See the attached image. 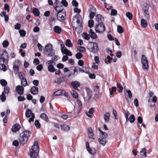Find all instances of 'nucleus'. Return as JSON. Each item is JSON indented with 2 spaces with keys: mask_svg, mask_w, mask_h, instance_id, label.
I'll return each mask as SVG.
<instances>
[{
  "mask_svg": "<svg viewBox=\"0 0 158 158\" xmlns=\"http://www.w3.org/2000/svg\"><path fill=\"white\" fill-rule=\"evenodd\" d=\"M55 10L57 12V19L60 21H63L65 20L66 13L64 9L63 6L54 7Z\"/></svg>",
  "mask_w": 158,
  "mask_h": 158,
  "instance_id": "obj_1",
  "label": "nucleus"
},
{
  "mask_svg": "<svg viewBox=\"0 0 158 158\" xmlns=\"http://www.w3.org/2000/svg\"><path fill=\"white\" fill-rule=\"evenodd\" d=\"M31 132L28 131H24L20 133L19 137V141L20 144H26L28 141Z\"/></svg>",
  "mask_w": 158,
  "mask_h": 158,
  "instance_id": "obj_2",
  "label": "nucleus"
},
{
  "mask_svg": "<svg viewBox=\"0 0 158 158\" xmlns=\"http://www.w3.org/2000/svg\"><path fill=\"white\" fill-rule=\"evenodd\" d=\"M74 11L75 12L78 14L73 17L74 18H75L77 20V27H74L75 30L77 31V29L78 27H79V28L81 29H82V25L81 23L82 22V18L80 14H78L80 13L81 11V10L80 9L76 7L74 8Z\"/></svg>",
  "mask_w": 158,
  "mask_h": 158,
  "instance_id": "obj_3",
  "label": "nucleus"
},
{
  "mask_svg": "<svg viewBox=\"0 0 158 158\" xmlns=\"http://www.w3.org/2000/svg\"><path fill=\"white\" fill-rule=\"evenodd\" d=\"M40 150L38 143L35 141L32 146L30 151V156L31 157L35 158L38 156Z\"/></svg>",
  "mask_w": 158,
  "mask_h": 158,
  "instance_id": "obj_4",
  "label": "nucleus"
},
{
  "mask_svg": "<svg viewBox=\"0 0 158 158\" xmlns=\"http://www.w3.org/2000/svg\"><path fill=\"white\" fill-rule=\"evenodd\" d=\"M87 48L91 52L95 53L98 52L99 47L97 43L92 42H89L87 45Z\"/></svg>",
  "mask_w": 158,
  "mask_h": 158,
  "instance_id": "obj_5",
  "label": "nucleus"
},
{
  "mask_svg": "<svg viewBox=\"0 0 158 158\" xmlns=\"http://www.w3.org/2000/svg\"><path fill=\"white\" fill-rule=\"evenodd\" d=\"M9 60V55L8 52L5 50L2 55H0V62L2 61L4 64H7Z\"/></svg>",
  "mask_w": 158,
  "mask_h": 158,
  "instance_id": "obj_6",
  "label": "nucleus"
},
{
  "mask_svg": "<svg viewBox=\"0 0 158 158\" xmlns=\"http://www.w3.org/2000/svg\"><path fill=\"white\" fill-rule=\"evenodd\" d=\"M141 61L143 69H148L149 67L148 62L145 56L144 55H142Z\"/></svg>",
  "mask_w": 158,
  "mask_h": 158,
  "instance_id": "obj_7",
  "label": "nucleus"
},
{
  "mask_svg": "<svg viewBox=\"0 0 158 158\" xmlns=\"http://www.w3.org/2000/svg\"><path fill=\"white\" fill-rule=\"evenodd\" d=\"M95 31L97 33H102L105 30V26L103 23H98L95 27Z\"/></svg>",
  "mask_w": 158,
  "mask_h": 158,
  "instance_id": "obj_8",
  "label": "nucleus"
},
{
  "mask_svg": "<svg viewBox=\"0 0 158 158\" xmlns=\"http://www.w3.org/2000/svg\"><path fill=\"white\" fill-rule=\"evenodd\" d=\"M95 20L98 23H103V22L104 20V18L101 15H97L95 16Z\"/></svg>",
  "mask_w": 158,
  "mask_h": 158,
  "instance_id": "obj_9",
  "label": "nucleus"
},
{
  "mask_svg": "<svg viewBox=\"0 0 158 158\" xmlns=\"http://www.w3.org/2000/svg\"><path fill=\"white\" fill-rule=\"evenodd\" d=\"M15 89L16 91L20 95H23V94L24 88L22 86L19 85L16 87Z\"/></svg>",
  "mask_w": 158,
  "mask_h": 158,
  "instance_id": "obj_10",
  "label": "nucleus"
},
{
  "mask_svg": "<svg viewBox=\"0 0 158 158\" xmlns=\"http://www.w3.org/2000/svg\"><path fill=\"white\" fill-rule=\"evenodd\" d=\"M20 128V125L18 123H16L12 127L11 130L13 132L15 133L19 131Z\"/></svg>",
  "mask_w": 158,
  "mask_h": 158,
  "instance_id": "obj_11",
  "label": "nucleus"
},
{
  "mask_svg": "<svg viewBox=\"0 0 158 158\" xmlns=\"http://www.w3.org/2000/svg\"><path fill=\"white\" fill-rule=\"evenodd\" d=\"M71 84L75 89L79 90L77 88L79 87L80 85V83L79 82L77 81H74L71 82Z\"/></svg>",
  "mask_w": 158,
  "mask_h": 158,
  "instance_id": "obj_12",
  "label": "nucleus"
},
{
  "mask_svg": "<svg viewBox=\"0 0 158 158\" xmlns=\"http://www.w3.org/2000/svg\"><path fill=\"white\" fill-rule=\"evenodd\" d=\"M88 134L89 137V138L94 139V135L93 131L91 127L88 128Z\"/></svg>",
  "mask_w": 158,
  "mask_h": 158,
  "instance_id": "obj_13",
  "label": "nucleus"
},
{
  "mask_svg": "<svg viewBox=\"0 0 158 158\" xmlns=\"http://www.w3.org/2000/svg\"><path fill=\"white\" fill-rule=\"evenodd\" d=\"M52 45L51 44H48L45 46L44 48V51L47 52H50L52 51Z\"/></svg>",
  "mask_w": 158,
  "mask_h": 158,
  "instance_id": "obj_14",
  "label": "nucleus"
},
{
  "mask_svg": "<svg viewBox=\"0 0 158 158\" xmlns=\"http://www.w3.org/2000/svg\"><path fill=\"white\" fill-rule=\"evenodd\" d=\"M31 92L32 94L35 95L37 94L39 92L38 88L36 86H33L31 89Z\"/></svg>",
  "mask_w": 158,
  "mask_h": 158,
  "instance_id": "obj_15",
  "label": "nucleus"
},
{
  "mask_svg": "<svg viewBox=\"0 0 158 158\" xmlns=\"http://www.w3.org/2000/svg\"><path fill=\"white\" fill-rule=\"evenodd\" d=\"M61 129V131L67 132L70 130L69 127L66 124H63L60 125Z\"/></svg>",
  "mask_w": 158,
  "mask_h": 158,
  "instance_id": "obj_16",
  "label": "nucleus"
},
{
  "mask_svg": "<svg viewBox=\"0 0 158 158\" xmlns=\"http://www.w3.org/2000/svg\"><path fill=\"white\" fill-rule=\"evenodd\" d=\"M98 141H99L100 144H102L103 146H105L106 143L107 142V141L106 140V139L105 138H102L100 137L98 139Z\"/></svg>",
  "mask_w": 158,
  "mask_h": 158,
  "instance_id": "obj_17",
  "label": "nucleus"
},
{
  "mask_svg": "<svg viewBox=\"0 0 158 158\" xmlns=\"http://www.w3.org/2000/svg\"><path fill=\"white\" fill-rule=\"evenodd\" d=\"M94 112V109L93 107L91 108L88 112H86V114L89 118L92 117V115Z\"/></svg>",
  "mask_w": 158,
  "mask_h": 158,
  "instance_id": "obj_18",
  "label": "nucleus"
},
{
  "mask_svg": "<svg viewBox=\"0 0 158 158\" xmlns=\"http://www.w3.org/2000/svg\"><path fill=\"white\" fill-rule=\"evenodd\" d=\"M87 92V96L86 99L88 101H89L90 99L91 98L93 94L91 90L90 89L87 90L86 91Z\"/></svg>",
  "mask_w": 158,
  "mask_h": 158,
  "instance_id": "obj_19",
  "label": "nucleus"
},
{
  "mask_svg": "<svg viewBox=\"0 0 158 158\" xmlns=\"http://www.w3.org/2000/svg\"><path fill=\"white\" fill-rule=\"evenodd\" d=\"M64 90H58L55 91L53 94V96H60L63 94V92Z\"/></svg>",
  "mask_w": 158,
  "mask_h": 158,
  "instance_id": "obj_20",
  "label": "nucleus"
},
{
  "mask_svg": "<svg viewBox=\"0 0 158 158\" xmlns=\"http://www.w3.org/2000/svg\"><path fill=\"white\" fill-rule=\"evenodd\" d=\"M110 114L109 112H106L104 115V117L106 123H108L109 121Z\"/></svg>",
  "mask_w": 158,
  "mask_h": 158,
  "instance_id": "obj_21",
  "label": "nucleus"
},
{
  "mask_svg": "<svg viewBox=\"0 0 158 158\" xmlns=\"http://www.w3.org/2000/svg\"><path fill=\"white\" fill-rule=\"evenodd\" d=\"M64 77H62L56 79L55 80V82L58 84H60L61 83L64 82Z\"/></svg>",
  "mask_w": 158,
  "mask_h": 158,
  "instance_id": "obj_22",
  "label": "nucleus"
},
{
  "mask_svg": "<svg viewBox=\"0 0 158 158\" xmlns=\"http://www.w3.org/2000/svg\"><path fill=\"white\" fill-rule=\"evenodd\" d=\"M53 30L58 34H60L61 31V28L58 26H55L53 28Z\"/></svg>",
  "mask_w": 158,
  "mask_h": 158,
  "instance_id": "obj_23",
  "label": "nucleus"
},
{
  "mask_svg": "<svg viewBox=\"0 0 158 158\" xmlns=\"http://www.w3.org/2000/svg\"><path fill=\"white\" fill-rule=\"evenodd\" d=\"M40 117L43 119L47 122L49 120V119L47 115L45 113H43L41 114Z\"/></svg>",
  "mask_w": 158,
  "mask_h": 158,
  "instance_id": "obj_24",
  "label": "nucleus"
},
{
  "mask_svg": "<svg viewBox=\"0 0 158 158\" xmlns=\"http://www.w3.org/2000/svg\"><path fill=\"white\" fill-rule=\"evenodd\" d=\"M61 52L64 54H65L69 56H71L72 53L71 52L67 49H64L63 51H62Z\"/></svg>",
  "mask_w": 158,
  "mask_h": 158,
  "instance_id": "obj_25",
  "label": "nucleus"
},
{
  "mask_svg": "<svg viewBox=\"0 0 158 158\" xmlns=\"http://www.w3.org/2000/svg\"><path fill=\"white\" fill-rule=\"evenodd\" d=\"M48 69L49 71L51 73H53L56 70V69H55L53 66L52 64H50L48 66Z\"/></svg>",
  "mask_w": 158,
  "mask_h": 158,
  "instance_id": "obj_26",
  "label": "nucleus"
},
{
  "mask_svg": "<svg viewBox=\"0 0 158 158\" xmlns=\"http://www.w3.org/2000/svg\"><path fill=\"white\" fill-rule=\"evenodd\" d=\"M34 113L32 112V111L30 109L27 110L25 114L27 117L29 118L31 116H32L33 114Z\"/></svg>",
  "mask_w": 158,
  "mask_h": 158,
  "instance_id": "obj_27",
  "label": "nucleus"
},
{
  "mask_svg": "<svg viewBox=\"0 0 158 158\" xmlns=\"http://www.w3.org/2000/svg\"><path fill=\"white\" fill-rule=\"evenodd\" d=\"M32 12L34 15L36 16H38L40 15V11L38 10L36 8H34L33 9Z\"/></svg>",
  "mask_w": 158,
  "mask_h": 158,
  "instance_id": "obj_28",
  "label": "nucleus"
},
{
  "mask_svg": "<svg viewBox=\"0 0 158 158\" xmlns=\"http://www.w3.org/2000/svg\"><path fill=\"white\" fill-rule=\"evenodd\" d=\"M87 151L91 155H94L96 153V150L94 148H89L87 149Z\"/></svg>",
  "mask_w": 158,
  "mask_h": 158,
  "instance_id": "obj_29",
  "label": "nucleus"
},
{
  "mask_svg": "<svg viewBox=\"0 0 158 158\" xmlns=\"http://www.w3.org/2000/svg\"><path fill=\"white\" fill-rule=\"evenodd\" d=\"M141 24L142 26L143 27H146L148 25L147 21L145 19H143L141 20Z\"/></svg>",
  "mask_w": 158,
  "mask_h": 158,
  "instance_id": "obj_30",
  "label": "nucleus"
},
{
  "mask_svg": "<svg viewBox=\"0 0 158 158\" xmlns=\"http://www.w3.org/2000/svg\"><path fill=\"white\" fill-rule=\"evenodd\" d=\"M135 120V118L133 114H131L128 118V121H129L131 123H133Z\"/></svg>",
  "mask_w": 158,
  "mask_h": 158,
  "instance_id": "obj_31",
  "label": "nucleus"
},
{
  "mask_svg": "<svg viewBox=\"0 0 158 158\" xmlns=\"http://www.w3.org/2000/svg\"><path fill=\"white\" fill-rule=\"evenodd\" d=\"M71 93L72 95L73 98L77 99L78 98V96L77 94V93L76 91L74 90H72L71 92Z\"/></svg>",
  "mask_w": 158,
  "mask_h": 158,
  "instance_id": "obj_32",
  "label": "nucleus"
},
{
  "mask_svg": "<svg viewBox=\"0 0 158 158\" xmlns=\"http://www.w3.org/2000/svg\"><path fill=\"white\" fill-rule=\"evenodd\" d=\"M21 83L23 86H26L28 85V84L26 78H23L21 79Z\"/></svg>",
  "mask_w": 158,
  "mask_h": 158,
  "instance_id": "obj_33",
  "label": "nucleus"
},
{
  "mask_svg": "<svg viewBox=\"0 0 158 158\" xmlns=\"http://www.w3.org/2000/svg\"><path fill=\"white\" fill-rule=\"evenodd\" d=\"M145 148H143L140 152V155L145 157L147 156V152Z\"/></svg>",
  "mask_w": 158,
  "mask_h": 158,
  "instance_id": "obj_34",
  "label": "nucleus"
},
{
  "mask_svg": "<svg viewBox=\"0 0 158 158\" xmlns=\"http://www.w3.org/2000/svg\"><path fill=\"white\" fill-rule=\"evenodd\" d=\"M65 44L66 46L69 47H71L73 46V44L69 39H67L66 40Z\"/></svg>",
  "mask_w": 158,
  "mask_h": 158,
  "instance_id": "obj_35",
  "label": "nucleus"
},
{
  "mask_svg": "<svg viewBox=\"0 0 158 158\" xmlns=\"http://www.w3.org/2000/svg\"><path fill=\"white\" fill-rule=\"evenodd\" d=\"M0 99L2 102H4L6 100V97L4 92H2V94L0 95Z\"/></svg>",
  "mask_w": 158,
  "mask_h": 158,
  "instance_id": "obj_36",
  "label": "nucleus"
},
{
  "mask_svg": "<svg viewBox=\"0 0 158 158\" xmlns=\"http://www.w3.org/2000/svg\"><path fill=\"white\" fill-rule=\"evenodd\" d=\"M6 64H1L0 63V69L3 71H5L7 69L6 66L5 65Z\"/></svg>",
  "mask_w": 158,
  "mask_h": 158,
  "instance_id": "obj_37",
  "label": "nucleus"
},
{
  "mask_svg": "<svg viewBox=\"0 0 158 158\" xmlns=\"http://www.w3.org/2000/svg\"><path fill=\"white\" fill-rule=\"evenodd\" d=\"M0 83L3 86H6L7 84V81L4 79H1L0 80Z\"/></svg>",
  "mask_w": 158,
  "mask_h": 158,
  "instance_id": "obj_38",
  "label": "nucleus"
},
{
  "mask_svg": "<svg viewBox=\"0 0 158 158\" xmlns=\"http://www.w3.org/2000/svg\"><path fill=\"white\" fill-rule=\"evenodd\" d=\"M117 87L118 88H119L118 92L119 93H122V90L123 89V87L121 86V84L119 83H117Z\"/></svg>",
  "mask_w": 158,
  "mask_h": 158,
  "instance_id": "obj_39",
  "label": "nucleus"
},
{
  "mask_svg": "<svg viewBox=\"0 0 158 158\" xmlns=\"http://www.w3.org/2000/svg\"><path fill=\"white\" fill-rule=\"evenodd\" d=\"M117 31L118 33L121 34L123 32L124 29L121 26L119 25L117 27Z\"/></svg>",
  "mask_w": 158,
  "mask_h": 158,
  "instance_id": "obj_40",
  "label": "nucleus"
},
{
  "mask_svg": "<svg viewBox=\"0 0 158 158\" xmlns=\"http://www.w3.org/2000/svg\"><path fill=\"white\" fill-rule=\"evenodd\" d=\"M82 36L86 40H88L90 39L89 35H88L86 33H83L82 34Z\"/></svg>",
  "mask_w": 158,
  "mask_h": 158,
  "instance_id": "obj_41",
  "label": "nucleus"
},
{
  "mask_svg": "<svg viewBox=\"0 0 158 158\" xmlns=\"http://www.w3.org/2000/svg\"><path fill=\"white\" fill-rule=\"evenodd\" d=\"M79 71L83 73H89L88 70H87L86 67H83L82 68H79Z\"/></svg>",
  "mask_w": 158,
  "mask_h": 158,
  "instance_id": "obj_42",
  "label": "nucleus"
},
{
  "mask_svg": "<svg viewBox=\"0 0 158 158\" xmlns=\"http://www.w3.org/2000/svg\"><path fill=\"white\" fill-rule=\"evenodd\" d=\"M9 45V43L7 40L4 41L2 43V45L4 48H7Z\"/></svg>",
  "mask_w": 158,
  "mask_h": 158,
  "instance_id": "obj_43",
  "label": "nucleus"
},
{
  "mask_svg": "<svg viewBox=\"0 0 158 158\" xmlns=\"http://www.w3.org/2000/svg\"><path fill=\"white\" fill-rule=\"evenodd\" d=\"M123 112L125 114V116L126 118V121L128 122V116L129 115V112H128V111H126L124 110H123Z\"/></svg>",
  "mask_w": 158,
  "mask_h": 158,
  "instance_id": "obj_44",
  "label": "nucleus"
},
{
  "mask_svg": "<svg viewBox=\"0 0 158 158\" xmlns=\"http://www.w3.org/2000/svg\"><path fill=\"white\" fill-rule=\"evenodd\" d=\"M94 22L93 20L92 19L89 20L88 21V27L90 28L93 27L94 26Z\"/></svg>",
  "mask_w": 158,
  "mask_h": 158,
  "instance_id": "obj_45",
  "label": "nucleus"
},
{
  "mask_svg": "<svg viewBox=\"0 0 158 158\" xmlns=\"http://www.w3.org/2000/svg\"><path fill=\"white\" fill-rule=\"evenodd\" d=\"M10 88L8 86H6L4 87V91L3 92L5 94H8L10 92Z\"/></svg>",
  "mask_w": 158,
  "mask_h": 158,
  "instance_id": "obj_46",
  "label": "nucleus"
},
{
  "mask_svg": "<svg viewBox=\"0 0 158 158\" xmlns=\"http://www.w3.org/2000/svg\"><path fill=\"white\" fill-rule=\"evenodd\" d=\"M21 64V61L19 60H15L14 62V66L19 67L20 66Z\"/></svg>",
  "mask_w": 158,
  "mask_h": 158,
  "instance_id": "obj_47",
  "label": "nucleus"
},
{
  "mask_svg": "<svg viewBox=\"0 0 158 158\" xmlns=\"http://www.w3.org/2000/svg\"><path fill=\"white\" fill-rule=\"evenodd\" d=\"M149 10V5L148 4H146L144 5L143 8V12H148Z\"/></svg>",
  "mask_w": 158,
  "mask_h": 158,
  "instance_id": "obj_48",
  "label": "nucleus"
},
{
  "mask_svg": "<svg viewBox=\"0 0 158 158\" xmlns=\"http://www.w3.org/2000/svg\"><path fill=\"white\" fill-rule=\"evenodd\" d=\"M126 16L128 17L130 20H131L132 19V14L129 12H127L126 13Z\"/></svg>",
  "mask_w": 158,
  "mask_h": 158,
  "instance_id": "obj_49",
  "label": "nucleus"
},
{
  "mask_svg": "<svg viewBox=\"0 0 158 158\" xmlns=\"http://www.w3.org/2000/svg\"><path fill=\"white\" fill-rule=\"evenodd\" d=\"M20 35L22 37L25 36L26 34V31L23 30H20L19 31Z\"/></svg>",
  "mask_w": 158,
  "mask_h": 158,
  "instance_id": "obj_50",
  "label": "nucleus"
},
{
  "mask_svg": "<svg viewBox=\"0 0 158 158\" xmlns=\"http://www.w3.org/2000/svg\"><path fill=\"white\" fill-rule=\"evenodd\" d=\"M35 125L37 128H39L40 127L41 125L39 121L37 120L35 121Z\"/></svg>",
  "mask_w": 158,
  "mask_h": 158,
  "instance_id": "obj_51",
  "label": "nucleus"
},
{
  "mask_svg": "<svg viewBox=\"0 0 158 158\" xmlns=\"http://www.w3.org/2000/svg\"><path fill=\"white\" fill-rule=\"evenodd\" d=\"M83 57V55L80 52L77 53L76 55V58L78 59H80Z\"/></svg>",
  "mask_w": 158,
  "mask_h": 158,
  "instance_id": "obj_52",
  "label": "nucleus"
},
{
  "mask_svg": "<svg viewBox=\"0 0 158 158\" xmlns=\"http://www.w3.org/2000/svg\"><path fill=\"white\" fill-rule=\"evenodd\" d=\"M143 15L145 18L149 19H150V16L149 14V11L148 12H143Z\"/></svg>",
  "mask_w": 158,
  "mask_h": 158,
  "instance_id": "obj_53",
  "label": "nucleus"
},
{
  "mask_svg": "<svg viewBox=\"0 0 158 158\" xmlns=\"http://www.w3.org/2000/svg\"><path fill=\"white\" fill-rule=\"evenodd\" d=\"M117 13V11L115 9H112L111 11V15L112 16L116 15Z\"/></svg>",
  "mask_w": 158,
  "mask_h": 158,
  "instance_id": "obj_54",
  "label": "nucleus"
},
{
  "mask_svg": "<svg viewBox=\"0 0 158 158\" xmlns=\"http://www.w3.org/2000/svg\"><path fill=\"white\" fill-rule=\"evenodd\" d=\"M77 102L79 108L81 110L82 107V102L79 99H77Z\"/></svg>",
  "mask_w": 158,
  "mask_h": 158,
  "instance_id": "obj_55",
  "label": "nucleus"
},
{
  "mask_svg": "<svg viewBox=\"0 0 158 158\" xmlns=\"http://www.w3.org/2000/svg\"><path fill=\"white\" fill-rule=\"evenodd\" d=\"M19 77L20 78H21V79L23 78H25V74L23 72H20L19 73Z\"/></svg>",
  "mask_w": 158,
  "mask_h": 158,
  "instance_id": "obj_56",
  "label": "nucleus"
},
{
  "mask_svg": "<svg viewBox=\"0 0 158 158\" xmlns=\"http://www.w3.org/2000/svg\"><path fill=\"white\" fill-rule=\"evenodd\" d=\"M18 101L19 102L22 101H24L25 100V98L24 96H21L18 97Z\"/></svg>",
  "mask_w": 158,
  "mask_h": 158,
  "instance_id": "obj_57",
  "label": "nucleus"
},
{
  "mask_svg": "<svg viewBox=\"0 0 158 158\" xmlns=\"http://www.w3.org/2000/svg\"><path fill=\"white\" fill-rule=\"evenodd\" d=\"M79 51L80 52L83 53L85 51V49L84 47L80 46L79 48Z\"/></svg>",
  "mask_w": 158,
  "mask_h": 158,
  "instance_id": "obj_58",
  "label": "nucleus"
},
{
  "mask_svg": "<svg viewBox=\"0 0 158 158\" xmlns=\"http://www.w3.org/2000/svg\"><path fill=\"white\" fill-rule=\"evenodd\" d=\"M4 9L5 10L8 12L10 11L9 6L7 4H5L4 5Z\"/></svg>",
  "mask_w": 158,
  "mask_h": 158,
  "instance_id": "obj_59",
  "label": "nucleus"
},
{
  "mask_svg": "<svg viewBox=\"0 0 158 158\" xmlns=\"http://www.w3.org/2000/svg\"><path fill=\"white\" fill-rule=\"evenodd\" d=\"M21 28V25L19 23H17L15 25V28L16 30H19Z\"/></svg>",
  "mask_w": 158,
  "mask_h": 158,
  "instance_id": "obj_60",
  "label": "nucleus"
},
{
  "mask_svg": "<svg viewBox=\"0 0 158 158\" xmlns=\"http://www.w3.org/2000/svg\"><path fill=\"white\" fill-rule=\"evenodd\" d=\"M61 3L65 7H66L68 5V3L66 0H62Z\"/></svg>",
  "mask_w": 158,
  "mask_h": 158,
  "instance_id": "obj_61",
  "label": "nucleus"
},
{
  "mask_svg": "<svg viewBox=\"0 0 158 158\" xmlns=\"http://www.w3.org/2000/svg\"><path fill=\"white\" fill-rule=\"evenodd\" d=\"M101 136H100V137L105 138L106 139L108 136L107 134L104 132H103L102 134H101Z\"/></svg>",
  "mask_w": 158,
  "mask_h": 158,
  "instance_id": "obj_62",
  "label": "nucleus"
},
{
  "mask_svg": "<svg viewBox=\"0 0 158 158\" xmlns=\"http://www.w3.org/2000/svg\"><path fill=\"white\" fill-rule=\"evenodd\" d=\"M96 13L95 12H90L89 18L90 19H92L95 15Z\"/></svg>",
  "mask_w": 158,
  "mask_h": 158,
  "instance_id": "obj_63",
  "label": "nucleus"
},
{
  "mask_svg": "<svg viewBox=\"0 0 158 158\" xmlns=\"http://www.w3.org/2000/svg\"><path fill=\"white\" fill-rule=\"evenodd\" d=\"M72 5L75 7H77L78 6V3L75 0H73L72 2Z\"/></svg>",
  "mask_w": 158,
  "mask_h": 158,
  "instance_id": "obj_64",
  "label": "nucleus"
}]
</instances>
